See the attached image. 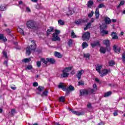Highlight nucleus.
<instances>
[{
	"label": "nucleus",
	"instance_id": "31",
	"mask_svg": "<svg viewBox=\"0 0 125 125\" xmlns=\"http://www.w3.org/2000/svg\"><path fill=\"white\" fill-rule=\"evenodd\" d=\"M101 33L102 36H104V35H108V31H106L105 30H101Z\"/></svg>",
	"mask_w": 125,
	"mask_h": 125
},
{
	"label": "nucleus",
	"instance_id": "43",
	"mask_svg": "<svg viewBox=\"0 0 125 125\" xmlns=\"http://www.w3.org/2000/svg\"><path fill=\"white\" fill-rule=\"evenodd\" d=\"M83 57L85 58H88V59H89V57H90V55L88 54H83Z\"/></svg>",
	"mask_w": 125,
	"mask_h": 125
},
{
	"label": "nucleus",
	"instance_id": "27",
	"mask_svg": "<svg viewBox=\"0 0 125 125\" xmlns=\"http://www.w3.org/2000/svg\"><path fill=\"white\" fill-rule=\"evenodd\" d=\"M105 24H111V19L107 17L104 19Z\"/></svg>",
	"mask_w": 125,
	"mask_h": 125
},
{
	"label": "nucleus",
	"instance_id": "20",
	"mask_svg": "<svg viewBox=\"0 0 125 125\" xmlns=\"http://www.w3.org/2000/svg\"><path fill=\"white\" fill-rule=\"evenodd\" d=\"M101 31L102 30H106L107 29V24L106 23H102V25L100 26Z\"/></svg>",
	"mask_w": 125,
	"mask_h": 125
},
{
	"label": "nucleus",
	"instance_id": "51",
	"mask_svg": "<svg viewBox=\"0 0 125 125\" xmlns=\"http://www.w3.org/2000/svg\"><path fill=\"white\" fill-rule=\"evenodd\" d=\"M54 34H56V35H59L60 34V30H58L57 29H56L55 30V33Z\"/></svg>",
	"mask_w": 125,
	"mask_h": 125
},
{
	"label": "nucleus",
	"instance_id": "49",
	"mask_svg": "<svg viewBox=\"0 0 125 125\" xmlns=\"http://www.w3.org/2000/svg\"><path fill=\"white\" fill-rule=\"evenodd\" d=\"M109 66H113V65H115V62L114 61H111L109 62Z\"/></svg>",
	"mask_w": 125,
	"mask_h": 125
},
{
	"label": "nucleus",
	"instance_id": "14",
	"mask_svg": "<svg viewBox=\"0 0 125 125\" xmlns=\"http://www.w3.org/2000/svg\"><path fill=\"white\" fill-rule=\"evenodd\" d=\"M111 36L113 40H118L119 39V37H118L116 32H112Z\"/></svg>",
	"mask_w": 125,
	"mask_h": 125
},
{
	"label": "nucleus",
	"instance_id": "50",
	"mask_svg": "<svg viewBox=\"0 0 125 125\" xmlns=\"http://www.w3.org/2000/svg\"><path fill=\"white\" fill-rule=\"evenodd\" d=\"M26 69H27V70H32V69H33V66L32 65H27Z\"/></svg>",
	"mask_w": 125,
	"mask_h": 125
},
{
	"label": "nucleus",
	"instance_id": "24",
	"mask_svg": "<svg viewBox=\"0 0 125 125\" xmlns=\"http://www.w3.org/2000/svg\"><path fill=\"white\" fill-rule=\"evenodd\" d=\"M106 50H107V49H106V48L104 47H100V52H101V53H103V54H105L106 53Z\"/></svg>",
	"mask_w": 125,
	"mask_h": 125
},
{
	"label": "nucleus",
	"instance_id": "2",
	"mask_svg": "<svg viewBox=\"0 0 125 125\" xmlns=\"http://www.w3.org/2000/svg\"><path fill=\"white\" fill-rule=\"evenodd\" d=\"M102 7H105V5L103 3H101L98 6V8H96L95 11V15L96 16V19H98L99 18V8H102Z\"/></svg>",
	"mask_w": 125,
	"mask_h": 125
},
{
	"label": "nucleus",
	"instance_id": "29",
	"mask_svg": "<svg viewBox=\"0 0 125 125\" xmlns=\"http://www.w3.org/2000/svg\"><path fill=\"white\" fill-rule=\"evenodd\" d=\"M48 93V91L45 90L41 94L42 97H43V96H47V94Z\"/></svg>",
	"mask_w": 125,
	"mask_h": 125
},
{
	"label": "nucleus",
	"instance_id": "52",
	"mask_svg": "<svg viewBox=\"0 0 125 125\" xmlns=\"http://www.w3.org/2000/svg\"><path fill=\"white\" fill-rule=\"evenodd\" d=\"M6 33H7V34H10V33H11V30H10V29H9V28H7L5 30Z\"/></svg>",
	"mask_w": 125,
	"mask_h": 125
},
{
	"label": "nucleus",
	"instance_id": "46",
	"mask_svg": "<svg viewBox=\"0 0 125 125\" xmlns=\"http://www.w3.org/2000/svg\"><path fill=\"white\" fill-rule=\"evenodd\" d=\"M78 85H84V82L83 81H81L78 82Z\"/></svg>",
	"mask_w": 125,
	"mask_h": 125
},
{
	"label": "nucleus",
	"instance_id": "33",
	"mask_svg": "<svg viewBox=\"0 0 125 125\" xmlns=\"http://www.w3.org/2000/svg\"><path fill=\"white\" fill-rule=\"evenodd\" d=\"M35 7L37 9H42V4H38L36 5Z\"/></svg>",
	"mask_w": 125,
	"mask_h": 125
},
{
	"label": "nucleus",
	"instance_id": "38",
	"mask_svg": "<svg viewBox=\"0 0 125 125\" xmlns=\"http://www.w3.org/2000/svg\"><path fill=\"white\" fill-rule=\"evenodd\" d=\"M88 46V44L86 42H84L82 43V47L83 48H85V47H87Z\"/></svg>",
	"mask_w": 125,
	"mask_h": 125
},
{
	"label": "nucleus",
	"instance_id": "19",
	"mask_svg": "<svg viewBox=\"0 0 125 125\" xmlns=\"http://www.w3.org/2000/svg\"><path fill=\"white\" fill-rule=\"evenodd\" d=\"M47 61L50 64H54L56 62L55 59L53 58H47Z\"/></svg>",
	"mask_w": 125,
	"mask_h": 125
},
{
	"label": "nucleus",
	"instance_id": "34",
	"mask_svg": "<svg viewBox=\"0 0 125 125\" xmlns=\"http://www.w3.org/2000/svg\"><path fill=\"white\" fill-rule=\"evenodd\" d=\"M112 94V91H108L104 93V97H108Z\"/></svg>",
	"mask_w": 125,
	"mask_h": 125
},
{
	"label": "nucleus",
	"instance_id": "61",
	"mask_svg": "<svg viewBox=\"0 0 125 125\" xmlns=\"http://www.w3.org/2000/svg\"><path fill=\"white\" fill-rule=\"evenodd\" d=\"M26 11L27 12H31V9H30V8H29V7H26Z\"/></svg>",
	"mask_w": 125,
	"mask_h": 125
},
{
	"label": "nucleus",
	"instance_id": "42",
	"mask_svg": "<svg viewBox=\"0 0 125 125\" xmlns=\"http://www.w3.org/2000/svg\"><path fill=\"white\" fill-rule=\"evenodd\" d=\"M58 23H59V24H60V25H63L65 24V22L62 20H59Z\"/></svg>",
	"mask_w": 125,
	"mask_h": 125
},
{
	"label": "nucleus",
	"instance_id": "21",
	"mask_svg": "<svg viewBox=\"0 0 125 125\" xmlns=\"http://www.w3.org/2000/svg\"><path fill=\"white\" fill-rule=\"evenodd\" d=\"M84 22V21H83V19H80L78 21H76L75 23L76 24V25H81L82 23Z\"/></svg>",
	"mask_w": 125,
	"mask_h": 125
},
{
	"label": "nucleus",
	"instance_id": "8",
	"mask_svg": "<svg viewBox=\"0 0 125 125\" xmlns=\"http://www.w3.org/2000/svg\"><path fill=\"white\" fill-rule=\"evenodd\" d=\"M58 87L59 88H62V90H64V91H67V93H69V92L68 91V89L66 88V86L64 85H63L62 83H60V84L58 85Z\"/></svg>",
	"mask_w": 125,
	"mask_h": 125
},
{
	"label": "nucleus",
	"instance_id": "53",
	"mask_svg": "<svg viewBox=\"0 0 125 125\" xmlns=\"http://www.w3.org/2000/svg\"><path fill=\"white\" fill-rule=\"evenodd\" d=\"M0 10H1V11H3L4 10H5V6H1Z\"/></svg>",
	"mask_w": 125,
	"mask_h": 125
},
{
	"label": "nucleus",
	"instance_id": "39",
	"mask_svg": "<svg viewBox=\"0 0 125 125\" xmlns=\"http://www.w3.org/2000/svg\"><path fill=\"white\" fill-rule=\"evenodd\" d=\"M18 31L20 33H21V35H24V30H23V29L19 28L18 29Z\"/></svg>",
	"mask_w": 125,
	"mask_h": 125
},
{
	"label": "nucleus",
	"instance_id": "10",
	"mask_svg": "<svg viewBox=\"0 0 125 125\" xmlns=\"http://www.w3.org/2000/svg\"><path fill=\"white\" fill-rule=\"evenodd\" d=\"M84 71H83V70H80L78 71V73H77L76 75L78 80H81V77H82V75L84 74Z\"/></svg>",
	"mask_w": 125,
	"mask_h": 125
},
{
	"label": "nucleus",
	"instance_id": "36",
	"mask_svg": "<svg viewBox=\"0 0 125 125\" xmlns=\"http://www.w3.org/2000/svg\"><path fill=\"white\" fill-rule=\"evenodd\" d=\"M65 97L62 96L59 98V102H65Z\"/></svg>",
	"mask_w": 125,
	"mask_h": 125
},
{
	"label": "nucleus",
	"instance_id": "22",
	"mask_svg": "<svg viewBox=\"0 0 125 125\" xmlns=\"http://www.w3.org/2000/svg\"><path fill=\"white\" fill-rule=\"evenodd\" d=\"M69 75L70 74H69V73L62 72V74H61V77H62V78H68Z\"/></svg>",
	"mask_w": 125,
	"mask_h": 125
},
{
	"label": "nucleus",
	"instance_id": "9",
	"mask_svg": "<svg viewBox=\"0 0 125 125\" xmlns=\"http://www.w3.org/2000/svg\"><path fill=\"white\" fill-rule=\"evenodd\" d=\"M80 96H83L84 95H88L87 90L86 89H82L80 90Z\"/></svg>",
	"mask_w": 125,
	"mask_h": 125
},
{
	"label": "nucleus",
	"instance_id": "57",
	"mask_svg": "<svg viewBox=\"0 0 125 125\" xmlns=\"http://www.w3.org/2000/svg\"><path fill=\"white\" fill-rule=\"evenodd\" d=\"M8 60L5 61L3 62L4 65H5V66H6V67H7L8 66V65L7 64V62H8Z\"/></svg>",
	"mask_w": 125,
	"mask_h": 125
},
{
	"label": "nucleus",
	"instance_id": "15",
	"mask_svg": "<svg viewBox=\"0 0 125 125\" xmlns=\"http://www.w3.org/2000/svg\"><path fill=\"white\" fill-rule=\"evenodd\" d=\"M66 89H68V93H67V91H66V94H69L70 91H73L75 90V87H74V86H72V85H70L68 87V88H66Z\"/></svg>",
	"mask_w": 125,
	"mask_h": 125
},
{
	"label": "nucleus",
	"instance_id": "5",
	"mask_svg": "<svg viewBox=\"0 0 125 125\" xmlns=\"http://www.w3.org/2000/svg\"><path fill=\"white\" fill-rule=\"evenodd\" d=\"M89 38H90V33L88 32H85L83 34L82 40L83 41H89Z\"/></svg>",
	"mask_w": 125,
	"mask_h": 125
},
{
	"label": "nucleus",
	"instance_id": "4",
	"mask_svg": "<svg viewBox=\"0 0 125 125\" xmlns=\"http://www.w3.org/2000/svg\"><path fill=\"white\" fill-rule=\"evenodd\" d=\"M104 44L105 45V48L107 51H111V46L110 45V40H105L103 41Z\"/></svg>",
	"mask_w": 125,
	"mask_h": 125
},
{
	"label": "nucleus",
	"instance_id": "35",
	"mask_svg": "<svg viewBox=\"0 0 125 125\" xmlns=\"http://www.w3.org/2000/svg\"><path fill=\"white\" fill-rule=\"evenodd\" d=\"M125 0L121 1L120 3H119V5L117 6V8H120L122 5H124L125 4Z\"/></svg>",
	"mask_w": 125,
	"mask_h": 125
},
{
	"label": "nucleus",
	"instance_id": "59",
	"mask_svg": "<svg viewBox=\"0 0 125 125\" xmlns=\"http://www.w3.org/2000/svg\"><path fill=\"white\" fill-rule=\"evenodd\" d=\"M3 55H4L5 58H7V54H6V52H3Z\"/></svg>",
	"mask_w": 125,
	"mask_h": 125
},
{
	"label": "nucleus",
	"instance_id": "37",
	"mask_svg": "<svg viewBox=\"0 0 125 125\" xmlns=\"http://www.w3.org/2000/svg\"><path fill=\"white\" fill-rule=\"evenodd\" d=\"M37 89L39 90V91H40V92H41L43 91V90H44V87H43L42 86H39L38 87V88H37Z\"/></svg>",
	"mask_w": 125,
	"mask_h": 125
},
{
	"label": "nucleus",
	"instance_id": "40",
	"mask_svg": "<svg viewBox=\"0 0 125 125\" xmlns=\"http://www.w3.org/2000/svg\"><path fill=\"white\" fill-rule=\"evenodd\" d=\"M93 14H94V12L91 11V12L88 14V17H89V18H91V17L93 16Z\"/></svg>",
	"mask_w": 125,
	"mask_h": 125
},
{
	"label": "nucleus",
	"instance_id": "58",
	"mask_svg": "<svg viewBox=\"0 0 125 125\" xmlns=\"http://www.w3.org/2000/svg\"><path fill=\"white\" fill-rule=\"evenodd\" d=\"M1 40H2L3 42H7V39H6V38L3 37H3L2 38Z\"/></svg>",
	"mask_w": 125,
	"mask_h": 125
},
{
	"label": "nucleus",
	"instance_id": "30",
	"mask_svg": "<svg viewBox=\"0 0 125 125\" xmlns=\"http://www.w3.org/2000/svg\"><path fill=\"white\" fill-rule=\"evenodd\" d=\"M41 62H42V63H43L44 64H45V65H47V62H48V61H47V59H44V58H42L41 59Z\"/></svg>",
	"mask_w": 125,
	"mask_h": 125
},
{
	"label": "nucleus",
	"instance_id": "60",
	"mask_svg": "<svg viewBox=\"0 0 125 125\" xmlns=\"http://www.w3.org/2000/svg\"><path fill=\"white\" fill-rule=\"evenodd\" d=\"M39 85V83L37 82H34L33 83V86H38Z\"/></svg>",
	"mask_w": 125,
	"mask_h": 125
},
{
	"label": "nucleus",
	"instance_id": "7",
	"mask_svg": "<svg viewBox=\"0 0 125 125\" xmlns=\"http://www.w3.org/2000/svg\"><path fill=\"white\" fill-rule=\"evenodd\" d=\"M52 42H56V41H60V38L58 37V35L53 33L52 34Z\"/></svg>",
	"mask_w": 125,
	"mask_h": 125
},
{
	"label": "nucleus",
	"instance_id": "26",
	"mask_svg": "<svg viewBox=\"0 0 125 125\" xmlns=\"http://www.w3.org/2000/svg\"><path fill=\"white\" fill-rule=\"evenodd\" d=\"M87 91L88 94H92V93H94V92H96L93 89H91L90 88H88L87 90Z\"/></svg>",
	"mask_w": 125,
	"mask_h": 125
},
{
	"label": "nucleus",
	"instance_id": "18",
	"mask_svg": "<svg viewBox=\"0 0 125 125\" xmlns=\"http://www.w3.org/2000/svg\"><path fill=\"white\" fill-rule=\"evenodd\" d=\"M54 28L52 27H50V29H47L46 31L47 36H48L50 35L51 32H53Z\"/></svg>",
	"mask_w": 125,
	"mask_h": 125
},
{
	"label": "nucleus",
	"instance_id": "45",
	"mask_svg": "<svg viewBox=\"0 0 125 125\" xmlns=\"http://www.w3.org/2000/svg\"><path fill=\"white\" fill-rule=\"evenodd\" d=\"M93 90H95V91H97V85H96V83L93 84Z\"/></svg>",
	"mask_w": 125,
	"mask_h": 125
},
{
	"label": "nucleus",
	"instance_id": "12",
	"mask_svg": "<svg viewBox=\"0 0 125 125\" xmlns=\"http://www.w3.org/2000/svg\"><path fill=\"white\" fill-rule=\"evenodd\" d=\"M70 111L73 113V114H74L75 115H76L77 116H82L83 115V112H80L79 111H74L73 109H70Z\"/></svg>",
	"mask_w": 125,
	"mask_h": 125
},
{
	"label": "nucleus",
	"instance_id": "41",
	"mask_svg": "<svg viewBox=\"0 0 125 125\" xmlns=\"http://www.w3.org/2000/svg\"><path fill=\"white\" fill-rule=\"evenodd\" d=\"M73 44V40L72 39H69L68 42V45L69 46H72Z\"/></svg>",
	"mask_w": 125,
	"mask_h": 125
},
{
	"label": "nucleus",
	"instance_id": "64",
	"mask_svg": "<svg viewBox=\"0 0 125 125\" xmlns=\"http://www.w3.org/2000/svg\"><path fill=\"white\" fill-rule=\"evenodd\" d=\"M95 82H96L97 83H99V82H100L99 79H98V78H95Z\"/></svg>",
	"mask_w": 125,
	"mask_h": 125
},
{
	"label": "nucleus",
	"instance_id": "11",
	"mask_svg": "<svg viewBox=\"0 0 125 125\" xmlns=\"http://www.w3.org/2000/svg\"><path fill=\"white\" fill-rule=\"evenodd\" d=\"M101 69H102V65L97 64L96 66V70L99 74H101Z\"/></svg>",
	"mask_w": 125,
	"mask_h": 125
},
{
	"label": "nucleus",
	"instance_id": "25",
	"mask_svg": "<svg viewBox=\"0 0 125 125\" xmlns=\"http://www.w3.org/2000/svg\"><path fill=\"white\" fill-rule=\"evenodd\" d=\"M55 56L56 57H57L58 58H62V55H61V53L58 52H55Z\"/></svg>",
	"mask_w": 125,
	"mask_h": 125
},
{
	"label": "nucleus",
	"instance_id": "63",
	"mask_svg": "<svg viewBox=\"0 0 125 125\" xmlns=\"http://www.w3.org/2000/svg\"><path fill=\"white\" fill-rule=\"evenodd\" d=\"M111 21L113 22V23H116V22H117V20L112 19L111 20Z\"/></svg>",
	"mask_w": 125,
	"mask_h": 125
},
{
	"label": "nucleus",
	"instance_id": "3",
	"mask_svg": "<svg viewBox=\"0 0 125 125\" xmlns=\"http://www.w3.org/2000/svg\"><path fill=\"white\" fill-rule=\"evenodd\" d=\"M26 25L27 27L29 29H36L37 26H36V22L34 21H29L27 22Z\"/></svg>",
	"mask_w": 125,
	"mask_h": 125
},
{
	"label": "nucleus",
	"instance_id": "32",
	"mask_svg": "<svg viewBox=\"0 0 125 125\" xmlns=\"http://www.w3.org/2000/svg\"><path fill=\"white\" fill-rule=\"evenodd\" d=\"M90 27H91V23L90 22H89L86 25V27L84 28V31H86V29H89V28H90Z\"/></svg>",
	"mask_w": 125,
	"mask_h": 125
},
{
	"label": "nucleus",
	"instance_id": "17",
	"mask_svg": "<svg viewBox=\"0 0 125 125\" xmlns=\"http://www.w3.org/2000/svg\"><path fill=\"white\" fill-rule=\"evenodd\" d=\"M113 50L116 53H120V52L121 51V48H118L117 49V45H114L113 46Z\"/></svg>",
	"mask_w": 125,
	"mask_h": 125
},
{
	"label": "nucleus",
	"instance_id": "1",
	"mask_svg": "<svg viewBox=\"0 0 125 125\" xmlns=\"http://www.w3.org/2000/svg\"><path fill=\"white\" fill-rule=\"evenodd\" d=\"M36 48H37V46L35 43L27 47L26 48V54L27 55H31V52L33 51H35V50H36Z\"/></svg>",
	"mask_w": 125,
	"mask_h": 125
},
{
	"label": "nucleus",
	"instance_id": "6",
	"mask_svg": "<svg viewBox=\"0 0 125 125\" xmlns=\"http://www.w3.org/2000/svg\"><path fill=\"white\" fill-rule=\"evenodd\" d=\"M111 72V70L110 69H103L102 70V73L101 72V73H100V75L101 77H104V76H106L107 74L108 73H110Z\"/></svg>",
	"mask_w": 125,
	"mask_h": 125
},
{
	"label": "nucleus",
	"instance_id": "55",
	"mask_svg": "<svg viewBox=\"0 0 125 125\" xmlns=\"http://www.w3.org/2000/svg\"><path fill=\"white\" fill-rule=\"evenodd\" d=\"M87 108H92V106H91V104L90 103H88L87 104Z\"/></svg>",
	"mask_w": 125,
	"mask_h": 125
},
{
	"label": "nucleus",
	"instance_id": "62",
	"mask_svg": "<svg viewBox=\"0 0 125 125\" xmlns=\"http://www.w3.org/2000/svg\"><path fill=\"white\" fill-rule=\"evenodd\" d=\"M94 19H93V18H92L91 19V21H90V23H93V22H94Z\"/></svg>",
	"mask_w": 125,
	"mask_h": 125
},
{
	"label": "nucleus",
	"instance_id": "23",
	"mask_svg": "<svg viewBox=\"0 0 125 125\" xmlns=\"http://www.w3.org/2000/svg\"><path fill=\"white\" fill-rule=\"evenodd\" d=\"M93 1L91 0H89L87 4V7H89V8H91V7L93 5Z\"/></svg>",
	"mask_w": 125,
	"mask_h": 125
},
{
	"label": "nucleus",
	"instance_id": "54",
	"mask_svg": "<svg viewBox=\"0 0 125 125\" xmlns=\"http://www.w3.org/2000/svg\"><path fill=\"white\" fill-rule=\"evenodd\" d=\"M11 113L12 116H14V113H15V109H13L11 110Z\"/></svg>",
	"mask_w": 125,
	"mask_h": 125
},
{
	"label": "nucleus",
	"instance_id": "16",
	"mask_svg": "<svg viewBox=\"0 0 125 125\" xmlns=\"http://www.w3.org/2000/svg\"><path fill=\"white\" fill-rule=\"evenodd\" d=\"M72 69H73V66L65 67L63 70H62V72H64V73H69V72H70Z\"/></svg>",
	"mask_w": 125,
	"mask_h": 125
},
{
	"label": "nucleus",
	"instance_id": "13",
	"mask_svg": "<svg viewBox=\"0 0 125 125\" xmlns=\"http://www.w3.org/2000/svg\"><path fill=\"white\" fill-rule=\"evenodd\" d=\"M98 45H100V43L99 41L94 42V43H91V46L93 48L95 47V46H97Z\"/></svg>",
	"mask_w": 125,
	"mask_h": 125
},
{
	"label": "nucleus",
	"instance_id": "28",
	"mask_svg": "<svg viewBox=\"0 0 125 125\" xmlns=\"http://www.w3.org/2000/svg\"><path fill=\"white\" fill-rule=\"evenodd\" d=\"M31 58H26V59H24L23 60H22V62H24V63H29V62H30V61H31Z\"/></svg>",
	"mask_w": 125,
	"mask_h": 125
},
{
	"label": "nucleus",
	"instance_id": "47",
	"mask_svg": "<svg viewBox=\"0 0 125 125\" xmlns=\"http://www.w3.org/2000/svg\"><path fill=\"white\" fill-rule=\"evenodd\" d=\"M122 59L124 63H125V52H124L122 54Z\"/></svg>",
	"mask_w": 125,
	"mask_h": 125
},
{
	"label": "nucleus",
	"instance_id": "44",
	"mask_svg": "<svg viewBox=\"0 0 125 125\" xmlns=\"http://www.w3.org/2000/svg\"><path fill=\"white\" fill-rule=\"evenodd\" d=\"M71 37L73 38H77V35H76L75 32H74V30H72L71 31Z\"/></svg>",
	"mask_w": 125,
	"mask_h": 125
},
{
	"label": "nucleus",
	"instance_id": "48",
	"mask_svg": "<svg viewBox=\"0 0 125 125\" xmlns=\"http://www.w3.org/2000/svg\"><path fill=\"white\" fill-rule=\"evenodd\" d=\"M37 67H38V68H40V67H41V66H42V62L38 61L37 62Z\"/></svg>",
	"mask_w": 125,
	"mask_h": 125
},
{
	"label": "nucleus",
	"instance_id": "56",
	"mask_svg": "<svg viewBox=\"0 0 125 125\" xmlns=\"http://www.w3.org/2000/svg\"><path fill=\"white\" fill-rule=\"evenodd\" d=\"M113 115L114 117H116V116H118V110L115 111L113 113Z\"/></svg>",
	"mask_w": 125,
	"mask_h": 125
}]
</instances>
